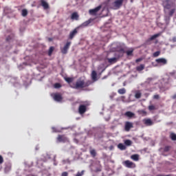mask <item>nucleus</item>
<instances>
[{
	"label": "nucleus",
	"instance_id": "4",
	"mask_svg": "<svg viewBox=\"0 0 176 176\" xmlns=\"http://www.w3.org/2000/svg\"><path fill=\"white\" fill-rule=\"evenodd\" d=\"M71 41H67L66 44L64 45V47L60 48V52L62 54H67V53H68V50L71 46Z\"/></svg>",
	"mask_w": 176,
	"mask_h": 176
},
{
	"label": "nucleus",
	"instance_id": "28",
	"mask_svg": "<svg viewBox=\"0 0 176 176\" xmlns=\"http://www.w3.org/2000/svg\"><path fill=\"white\" fill-rule=\"evenodd\" d=\"M118 93L119 94H126V89L125 88L120 89H118Z\"/></svg>",
	"mask_w": 176,
	"mask_h": 176
},
{
	"label": "nucleus",
	"instance_id": "50",
	"mask_svg": "<svg viewBox=\"0 0 176 176\" xmlns=\"http://www.w3.org/2000/svg\"><path fill=\"white\" fill-rule=\"evenodd\" d=\"M121 52H124V50H123V49H121Z\"/></svg>",
	"mask_w": 176,
	"mask_h": 176
},
{
	"label": "nucleus",
	"instance_id": "46",
	"mask_svg": "<svg viewBox=\"0 0 176 176\" xmlns=\"http://www.w3.org/2000/svg\"><path fill=\"white\" fill-rule=\"evenodd\" d=\"M173 42H176V37H173Z\"/></svg>",
	"mask_w": 176,
	"mask_h": 176
},
{
	"label": "nucleus",
	"instance_id": "1",
	"mask_svg": "<svg viewBox=\"0 0 176 176\" xmlns=\"http://www.w3.org/2000/svg\"><path fill=\"white\" fill-rule=\"evenodd\" d=\"M89 85H91V81L85 82V80L78 79L76 82L74 89H85V87H89Z\"/></svg>",
	"mask_w": 176,
	"mask_h": 176
},
{
	"label": "nucleus",
	"instance_id": "29",
	"mask_svg": "<svg viewBox=\"0 0 176 176\" xmlns=\"http://www.w3.org/2000/svg\"><path fill=\"white\" fill-rule=\"evenodd\" d=\"M141 96H142V94H141L140 91H138L135 94V98H141Z\"/></svg>",
	"mask_w": 176,
	"mask_h": 176
},
{
	"label": "nucleus",
	"instance_id": "35",
	"mask_svg": "<svg viewBox=\"0 0 176 176\" xmlns=\"http://www.w3.org/2000/svg\"><path fill=\"white\" fill-rule=\"evenodd\" d=\"M85 175V170H82L81 172H78L77 174L74 175V176H83Z\"/></svg>",
	"mask_w": 176,
	"mask_h": 176
},
{
	"label": "nucleus",
	"instance_id": "3",
	"mask_svg": "<svg viewBox=\"0 0 176 176\" xmlns=\"http://www.w3.org/2000/svg\"><path fill=\"white\" fill-rule=\"evenodd\" d=\"M122 164L127 168H135L136 167L135 164L130 160L124 161Z\"/></svg>",
	"mask_w": 176,
	"mask_h": 176
},
{
	"label": "nucleus",
	"instance_id": "36",
	"mask_svg": "<svg viewBox=\"0 0 176 176\" xmlns=\"http://www.w3.org/2000/svg\"><path fill=\"white\" fill-rule=\"evenodd\" d=\"M170 149H171V146H166L164 148V152H168V151H170Z\"/></svg>",
	"mask_w": 176,
	"mask_h": 176
},
{
	"label": "nucleus",
	"instance_id": "6",
	"mask_svg": "<svg viewBox=\"0 0 176 176\" xmlns=\"http://www.w3.org/2000/svg\"><path fill=\"white\" fill-rule=\"evenodd\" d=\"M133 127H134L133 122H129V121L125 122V124H124L125 131H130V130H131Z\"/></svg>",
	"mask_w": 176,
	"mask_h": 176
},
{
	"label": "nucleus",
	"instance_id": "40",
	"mask_svg": "<svg viewBox=\"0 0 176 176\" xmlns=\"http://www.w3.org/2000/svg\"><path fill=\"white\" fill-rule=\"evenodd\" d=\"M5 171L6 173H8L9 171H10V166H8L5 167Z\"/></svg>",
	"mask_w": 176,
	"mask_h": 176
},
{
	"label": "nucleus",
	"instance_id": "30",
	"mask_svg": "<svg viewBox=\"0 0 176 176\" xmlns=\"http://www.w3.org/2000/svg\"><path fill=\"white\" fill-rule=\"evenodd\" d=\"M124 144H125V145H126V146H131V144H133V142L130 140H126L124 141Z\"/></svg>",
	"mask_w": 176,
	"mask_h": 176
},
{
	"label": "nucleus",
	"instance_id": "24",
	"mask_svg": "<svg viewBox=\"0 0 176 176\" xmlns=\"http://www.w3.org/2000/svg\"><path fill=\"white\" fill-rule=\"evenodd\" d=\"M28 15V10L27 9H23L21 11V16H23V17H25Z\"/></svg>",
	"mask_w": 176,
	"mask_h": 176
},
{
	"label": "nucleus",
	"instance_id": "21",
	"mask_svg": "<svg viewBox=\"0 0 176 176\" xmlns=\"http://www.w3.org/2000/svg\"><path fill=\"white\" fill-rule=\"evenodd\" d=\"M107 60H108V63H109V64H115V63H116V61H118V58H107Z\"/></svg>",
	"mask_w": 176,
	"mask_h": 176
},
{
	"label": "nucleus",
	"instance_id": "37",
	"mask_svg": "<svg viewBox=\"0 0 176 176\" xmlns=\"http://www.w3.org/2000/svg\"><path fill=\"white\" fill-rule=\"evenodd\" d=\"M153 56V57H159V56H160V52L157 51V52H154Z\"/></svg>",
	"mask_w": 176,
	"mask_h": 176
},
{
	"label": "nucleus",
	"instance_id": "51",
	"mask_svg": "<svg viewBox=\"0 0 176 176\" xmlns=\"http://www.w3.org/2000/svg\"><path fill=\"white\" fill-rule=\"evenodd\" d=\"M97 171H101V169H98Z\"/></svg>",
	"mask_w": 176,
	"mask_h": 176
},
{
	"label": "nucleus",
	"instance_id": "49",
	"mask_svg": "<svg viewBox=\"0 0 176 176\" xmlns=\"http://www.w3.org/2000/svg\"><path fill=\"white\" fill-rule=\"evenodd\" d=\"M173 98L174 100H175V98H176V94H175V95L173 96Z\"/></svg>",
	"mask_w": 176,
	"mask_h": 176
},
{
	"label": "nucleus",
	"instance_id": "39",
	"mask_svg": "<svg viewBox=\"0 0 176 176\" xmlns=\"http://www.w3.org/2000/svg\"><path fill=\"white\" fill-rule=\"evenodd\" d=\"M174 13H175V8L172 9L170 12H169V16H173V14H174Z\"/></svg>",
	"mask_w": 176,
	"mask_h": 176
},
{
	"label": "nucleus",
	"instance_id": "10",
	"mask_svg": "<svg viewBox=\"0 0 176 176\" xmlns=\"http://www.w3.org/2000/svg\"><path fill=\"white\" fill-rule=\"evenodd\" d=\"M157 64H162V65H166L167 64V60L164 58H160L155 60Z\"/></svg>",
	"mask_w": 176,
	"mask_h": 176
},
{
	"label": "nucleus",
	"instance_id": "8",
	"mask_svg": "<svg viewBox=\"0 0 176 176\" xmlns=\"http://www.w3.org/2000/svg\"><path fill=\"white\" fill-rule=\"evenodd\" d=\"M143 123L145 126H153V121L151 118H145L143 120Z\"/></svg>",
	"mask_w": 176,
	"mask_h": 176
},
{
	"label": "nucleus",
	"instance_id": "18",
	"mask_svg": "<svg viewBox=\"0 0 176 176\" xmlns=\"http://www.w3.org/2000/svg\"><path fill=\"white\" fill-rule=\"evenodd\" d=\"M89 153L92 157H96L97 156V151L94 148H90Z\"/></svg>",
	"mask_w": 176,
	"mask_h": 176
},
{
	"label": "nucleus",
	"instance_id": "48",
	"mask_svg": "<svg viewBox=\"0 0 176 176\" xmlns=\"http://www.w3.org/2000/svg\"><path fill=\"white\" fill-rule=\"evenodd\" d=\"M175 74V72H171V73H170V75H174Z\"/></svg>",
	"mask_w": 176,
	"mask_h": 176
},
{
	"label": "nucleus",
	"instance_id": "9",
	"mask_svg": "<svg viewBox=\"0 0 176 176\" xmlns=\"http://www.w3.org/2000/svg\"><path fill=\"white\" fill-rule=\"evenodd\" d=\"M76 34H78V28H75L73 31L70 32L69 35V39H74Z\"/></svg>",
	"mask_w": 176,
	"mask_h": 176
},
{
	"label": "nucleus",
	"instance_id": "42",
	"mask_svg": "<svg viewBox=\"0 0 176 176\" xmlns=\"http://www.w3.org/2000/svg\"><path fill=\"white\" fill-rule=\"evenodd\" d=\"M3 163V157L2 155H0V164H2Z\"/></svg>",
	"mask_w": 176,
	"mask_h": 176
},
{
	"label": "nucleus",
	"instance_id": "14",
	"mask_svg": "<svg viewBox=\"0 0 176 176\" xmlns=\"http://www.w3.org/2000/svg\"><path fill=\"white\" fill-rule=\"evenodd\" d=\"M91 78L94 82H96V80H98L97 78V72L93 70L91 74Z\"/></svg>",
	"mask_w": 176,
	"mask_h": 176
},
{
	"label": "nucleus",
	"instance_id": "11",
	"mask_svg": "<svg viewBox=\"0 0 176 176\" xmlns=\"http://www.w3.org/2000/svg\"><path fill=\"white\" fill-rule=\"evenodd\" d=\"M100 9H101V6H99L94 9L89 10V13L92 14V16H94L97 14V12L100 10Z\"/></svg>",
	"mask_w": 176,
	"mask_h": 176
},
{
	"label": "nucleus",
	"instance_id": "38",
	"mask_svg": "<svg viewBox=\"0 0 176 176\" xmlns=\"http://www.w3.org/2000/svg\"><path fill=\"white\" fill-rule=\"evenodd\" d=\"M54 87L55 89H60V87H61V84L56 82L54 84Z\"/></svg>",
	"mask_w": 176,
	"mask_h": 176
},
{
	"label": "nucleus",
	"instance_id": "19",
	"mask_svg": "<svg viewBox=\"0 0 176 176\" xmlns=\"http://www.w3.org/2000/svg\"><path fill=\"white\" fill-rule=\"evenodd\" d=\"M131 159H132V160H134V162H138V160H140V155H138V154L132 155L131 156Z\"/></svg>",
	"mask_w": 176,
	"mask_h": 176
},
{
	"label": "nucleus",
	"instance_id": "12",
	"mask_svg": "<svg viewBox=\"0 0 176 176\" xmlns=\"http://www.w3.org/2000/svg\"><path fill=\"white\" fill-rule=\"evenodd\" d=\"M54 100L60 102V101L63 100V96L60 94H55L54 95Z\"/></svg>",
	"mask_w": 176,
	"mask_h": 176
},
{
	"label": "nucleus",
	"instance_id": "43",
	"mask_svg": "<svg viewBox=\"0 0 176 176\" xmlns=\"http://www.w3.org/2000/svg\"><path fill=\"white\" fill-rule=\"evenodd\" d=\"M62 176H68V172H63Z\"/></svg>",
	"mask_w": 176,
	"mask_h": 176
},
{
	"label": "nucleus",
	"instance_id": "45",
	"mask_svg": "<svg viewBox=\"0 0 176 176\" xmlns=\"http://www.w3.org/2000/svg\"><path fill=\"white\" fill-rule=\"evenodd\" d=\"M52 130H53L54 133H56L57 132V131H56V128H54V127H52Z\"/></svg>",
	"mask_w": 176,
	"mask_h": 176
},
{
	"label": "nucleus",
	"instance_id": "32",
	"mask_svg": "<svg viewBox=\"0 0 176 176\" xmlns=\"http://www.w3.org/2000/svg\"><path fill=\"white\" fill-rule=\"evenodd\" d=\"M134 50L131 49L126 52V56H133V52Z\"/></svg>",
	"mask_w": 176,
	"mask_h": 176
},
{
	"label": "nucleus",
	"instance_id": "17",
	"mask_svg": "<svg viewBox=\"0 0 176 176\" xmlns=\"http://www.w3.org/2000/svg\"><path fill=\"white\" fill-rule=\"evenodd\" d=\"M71 19L72 20H79V14H78V12H73Z\"/></svg>",
	"mask_w": 176,
	"mask_h": 176
},
{
	"label": "nucleus",
	"instance_id": "13",
	"mask_svg": "<svg viewBox=\"0 0 176 176\" xmlns=\"http://www.w3.org/2000/svg\"><path fill=\"white\" fill-rule=\"evenodd\" d=\"M124 116H126L129 119H133V118L135 116V114L131 111H126L124 113Z\"/></svg>",
	"mask_w": 176,
	"mask_h": 176
},
{
	"label": "nucleus",
	"instance_id": "27",
	"mask_svg": "<svg viewBox=\"0 0 176 176\" xmlns=\"http://www.w3.org/2000/svg\"><path fill=\"white\" fill-rule=\"evenodd\" d=\"M138 113L139 115H142V116H146V111H145V110H139L138 111Z\"/></svg>",
	"mask_w": 176,
	"mask_h": 176
},
{
	"label": "nucleus",
	"instance_id": "15",
	"mask_svg": "<svg viewBox=\"0 0 176 176\" xmlns=\"http://www.w3.org/2000/svg\"><path fill=\"white\" fill-rule=\"evenodd\" d=\"M161 35H162V33H157L156 34H154V35L151 36V38L147 40V42H151V41H155V39H156V38H159V36H160Z\"/></svg>",
	"mask_w": 176,
	"mask_h": 176
},
{
	"label": "nucleus",
	"instance_id": "5",
	"mask_svg": "<svg viewBox=\"0 0 176 176\" xmlns=\"http://www.w3.org/2000/svg\"><path fill=\"white\" fill-rule=\"evenodd\" d=\"M57 142H69L68 138L65 135H58L56 138Z\"/></svg>",
	"mask_w": 176,
	"mask_h": 176
},
{
	"label": "nucleus",
	"instance_id": "16",
	"mask_svg": "<svg viewBox=\"0 0 176 176\" xmlns=\"http://www.w3.org/2000/svg\"><path fill=\"white\" fill-rule=\"evenodd\" d=\"M41 5L43 6V9H49V3L45 0H41Z\"/></svg>",
	"mask_w": 176,
	"mask_h": 176
},
{
	"label": "nucleus",
	"instance_id": "23",
	"mask_svg": "<svg viewBox=\"0 0 176 176\" xmlns=\"http://www.w3.org/2000/svg\"><path fill=\"white\" fill-rule=\"evenodd\" d=\"M91 23V20H88V21L82 23L81 24V27H83V28L88 27V25H89Z\"/></svg>",
	"mask_w": 176,
	"mask_h": 176
},
{
	"label": "nucleus",
	"instance_id": "41",
	"mask_svg": "<svg viewBox=\"0 0 176 176\" xmlns=\"http://www.w3.org/2000/svg\"><path fill=\"white\" fill-rule=\"evenodd\" d=\"M153 98L154 100H159L160 98V96L159 95H154Z\"/></svg>",
	"mask_w": 176,
	"mask_h": 176
},
{
	"label": "nucleus",
	"instance_id": "33",
	"mask_svg": "<svg viewBox=\"0 0 176 176\" xmlns=\"http://www.w3.org/2000/svg\"><path fill=\"white\" fill-rule=\"evenodd\" d=\"M156 109V107L155 105L151 104L148 106V111H155Z\"/></svg>",
	"mask_w": 176,
	"mask_h": 176
},
{
	"label": "nucleus",
	"instance_id": "25",
	"mask_svg": "<svg viewBox=\"0 0 176 176\" xmlns=\"http://www.w3.org/2000/svg\"><path fill=\"white\" fill-rule=\"evenodd\" d=\"M118 148L119 149H120L121 151H126V146H124V144H122V143H120L118 145Z\"/></svg>",
	"mask_w": 176,
	"mask_h": 176
},
{
	"label": "nucleus",
	"instance_id": "22",
	"mask_svg": "<svg viewBox=\"0 0 176 176\" xmlns=\"http://www.w3.org/2000/svg\"><path fill=\"white\" fill-rule=\"evenodd\" d=\"M145 69V65H140L136 67V71L141 72Z\"/></svg>",
	"mask_w": 176,
	"mask_h": 176
},
{
	"label": "nucleus",
	"instance_id": "2",
	"mask_svg": "<svg viewBox=\"0 0 176 176\" xmlns=\"http://www.w3.org/2000/svg\"><path fill=\"white\" fill-rule=\"evenodd\" d=\"M123 5V0H116L113 2L111 5V9L113 10H118V9L120 8V6Z\"/></svg>",
	"mask_w": 176,
	"mask_h": 176
},
{
	"label": "nucleus",
	"instance_id": "20",
	"mask_svg": "<svg viewBox=\"0 0 176 176\" xmlns=\"http://www.w3.org/2000/svg\"><path fill=\"white\" fill-rule=\"evenodd\" d=\"M163 3L166 9H170V8H171V6L169 4L170 0H165Z\"/></svg>",
	"mask_w": 176,
	"mask_h": 176
},
{
	"label": "nucleus",
	"instance_id": "31",
	"mask_svg": "<svg viewBox=\"0 0 176 176\" xmlns=\"http://www.w3.org/2000/svg\"><path fill=\"white\" fill-rule=\"evenodd\" d=\"M54 51V47H50L48 51V56H52Z\"/></svg>",
	"mask_w": 176,
	"mask_h": 176
},
{
	"label": "nucleus",
	"instance_id": "52",
	"mask_svg": "<svg viewBox=\"0 0 176 176\" xmlns=\"http://www.w3.org/2000/svg\"><path fill=\"white\" fill-rule=\"evenodd\" d=\"M104 71H105V69H104L102 71V72H104Z\"/></svg>",
	"mask_w": 176,
	"mask_h": 176
},
{
	"label": "nucleus",
	"instance_id": "26",
	"mask_svg": "<svg viewBox=\"0 0 176 176\" xmlns=\"http://www.w3.org/2000/svg\"><path fill=\"white\" fill-rule=\"evenodd\" d=\"M65 80L67 83H72V82H74V78L66 77V78H65Z\"/></svg>",
	"mask_w": 176,
	"mask_h": 176
},
{
	"label": "nucleus",
	"instance_id": "7",
	"mask_svg": "<svg viewBox=\"0 0 176 176\" xmlns=\"http://www.w3.org/2000/svg\"><path fill=\"white\" fill-rule=\"evenodd\" d=\"M86 111H87L86 105L81 104L79 106L78 113H80V115H83V113H85L86 112Z\"/></svg>",
	"mask_w": 176,
	"mask_h": 176
},
{
	"label": "nucleus",
	"instance_id": "44",
	"mask_svg": "<svg viewBox=\"0 0 176 176\" xmlns=\"http://www.w3.org/2000/svg\"><path fill=\"white\" fill-rule=\"evenodd\" d=\"M142 60V58H139L138 59L135 60V63H140V61Z\"/></svg>",
	"mask_w": 176,
	"mask_h": 176
},
{
	"label": "nucleus",
	"instance_id": "47",
	"mask_svg": "<svg viewBox=\"0 0 176 176\" xmlns=\"http://www.w3.org/2000/svg\"><path fill=\"white\" fill-rule=\"evenodd\" d=\"M10 39V36H8V37H7L6 41H9Z\"/></svg>",
	"mask_w": 176,
	"mask_h": 176
},
{
	"label": "nucleus",
	"instance_id": "34",
	"mask_svg": "<svg viewBox=\"0 0 176 176\" xmlns=\"http://www.w3.org/2000/svg\"><path fill=\"white\" fill-rule=\"evenodd\" d=\"M170 138L172 141H176V134L175 133H171L170 134Z\"/></svg>",
	"mask_w": 176,
	"mask_h": 176
}]
</instances>
